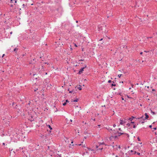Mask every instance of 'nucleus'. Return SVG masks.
<instances>
[{"instance_id":"obj_12","label":"nucleus","mask_w":157,"mask_h":157,"mask_svg":"<svg viewBox=\"0 0 157 157\" xmlns=\"http://www.w3.org/2000/svg\"><path fill=\"white\" fill-rule=\"evenodd\" d=\"M77 88L79 90H81L82 89L80 85H79L77 87Z\"/></svg>"},{"instance_id":"obj_55","label":"nucleus","mask_w":157,"mask_h":157,"mask_svg":"<svg viewBox=\"0 0 157 157\" xmlns=\"http://www.w3.org/2000/svg\"><path fill=\"white\" fill-rule=\"evenodd\" d=\"M78 145H79V146H80V145H81V144H78Z\"/></svg>"},{"instance_id":"obj_52","label":"nucleus","mask_w":157,"mask_h":157,"mask_svg":"<svg viewBox=\"0 0 157 157\" xmlns=\"http://www.w3.org/2000/svg\"><path fill=\"white\" fill-rule=\"evenodd\" d=\"M24 6H25L24 4H23V7H24Z\"/></svg>"},{"instance_id":"obj_25","label":"nucleus","mask_w":157,"mask_h":157,"mask_svg":"<svg viewBox=\"0 0 157 157\" xmlns=\"http://www.w3.org/2000/svg\"><path fill=\"white\" fill-rule=\"evenodd\" d=\"M67 102H69V101H68L67 100H66V102L67 103Z\"/></svg>"},{"instance_id":"obj_60","label":"nucleus","mask_w":157,"mask_h":157,"mask_svg":"<svg viewBox=\"0 0 157 157\" xmlns=\"http://www.w3.org/2000/svg\"><path fill=\"white\" fill-rule=\"evenodd\" d=\"M112 155H113L114 156V154H112Z\"/></svg>"},{"instance_id":"obj_33","label":"nucleus","mask_w":157,"mask_h":157,"mask_svg":"<svg viewBox=\"0 0 157 157\" xmlns=\"http://www.w3.org/2000/svg\"><path fill=\"white\" fill-rule=\"evenodd\" d=\"M134 122H131V124H134Z\"/></svg>"},{"instance_id":"obj_38","label":"nucleus","mask_w":157,"mask_h":157,"mask_svg":"<svg viewBox=\"0 0 157 157\" xmlns=\"http://www.w3.org/2000/svg\"><path fill=\"white\" fill-rule=\"evenodd\" d=\"M4 55H5V54H3L2 55V57H4Z\"/></svg>"},{"instance_id":"obj_51","label":"nucleus","mask_w":157,"mask_h":157,"mask_svg":"<svg viewBox=\"0 0 157 157\" xmlns=\"http://www.w3.org/2000/svg\"><path fill=\"white\" fill-rule=\"evenodd\" d=\"M115 157H118V156L117 155H116Z\"/></svg>"},{"instance_id":"obj_41","label":"nucleus","mask_w":157,"mask_h":157,"mask_svg":"<svg viewBox=\"0 0 157 157\" xmlns=\"http://www.w3.org/2000/svg\"><path fill=\"white\" fill-rule=\"evenodd\" d=\"M113 137V136H111V137L110 138L111 139V138H112Z\"/></svg>"},{"instance_id":"obj_39","label":"nucleus","mask_w":157,"mask_h":157,"mask_svg":"<svg viewBox=\"0 0 157 157\" xmlns=\"http://www.w3.org/2000/svg\"><path fill=\"white\" fill-rule=\"evenodd\" d=\"M73 92V91H71L69 92L70 93H72Z\"/></svg>"},{"instance_id":"obj_48","label":"nucleus","mask_w":157,"mask_h":157,"mask_svg":"<svg viewBox=\"0 0 157 157\" xmlns=\"http://www.w3.org/2000/svg\"><path fill=\"white\" fill-rule=\"evenodd\" d=\"M12 32H11L10 33V34H12Z\"/></svg>"},{"instance_id":"obj_37","label":"nucleus","mask_w":157,"mask_h":157,"mask_svg":"<svg viewBox=\"0 0 157 157\" xmlns=\"http://www.w3.org/2000/svg\"><path fill=\"white\" fill-rule=\"evenodd\" d=\"M143 52H141L140 53V54L141 55H142V53H143Z\"/></svg>"},{"instance_id":"obj_5","label":"nucleus","mask_w":157,"mask_h":157,"mask_svg":"<svg viewBox=\"0 0 157 157\" xmlns=\"http://www.w3.org/2000/svg\"><path fill=\"white\" fill-rule=\"evenodd\" d=\"M31 75H33V78L36 79H37V77H38V76H37V75L36 74H31Z\"/></svg>"},{"instance_id":"obj_36","label":"nucleus","mask_w":157,"mask_h":157,"mask_svg":"<svg viewBox=\"0 0 157 157\" xmlns=\"http://www.w3.org/2000/svg\"><path fill=\"white\" fill-rule=\"evenodd\" d=\"M154 129V130H156V128H153Z\"/></svg>"},{"instance_id":"obj_32","label":"nucleus","mask_w":157,"mask_h":157,"mask_svg":"<svg viewBox=\"0 0 157 157\" xmlns=\"http://www.w3.org/2000/svg\"><path fill=\"white\" fill-rule=\"evenodd\" d=\"M82 147H86L84 145H82Z\"/></svg>"},{"instance_id":"obj_56","label":"nucleus","mask_w":157,"mask_h":157,"mask_svg":"<svg viewBox=\"0 0 157 157\" xmlns=\"http://www.w3.org/2000/svg\"><path fill=\"white\" fill-rule=\"evenodd\" d=\"M147 88H149V86H147Z\"/></svg>"},{"instance_id":"obj_31","label":"nucleus","mask_w":157,"mask_h":157,"mask_svg":"<svg viewBox=\"0 0 157 157\" xmlns=\"http://www.w3.org/2000/svg\"><path fill=\"white\" fill-rule=\"evenodd\" d=\"M151 113H153V114H155V113L154 112H151Z\"/></svg>"},{"instance_id":"obj_4","label":"nucleus","mask_w":157,"mask_h":157,"mask_svg":"<svg viewBox=\"0 0 157 157\" xmlns=\"http://www.w3.org/2000/svg\"><path fill=\"white\" fill-rule=\"evenodd\" d=\"M133 152V151L132 150H131V151H128V154H130V155L135 154L136 153V151H135L134 152H133V153H132Z\"/></svg>"},{"instance_id":"obj_63","label":"nucleus","mask_w":157,"mask_h":157,"mask_svg":"<svg viewBox=\"0 0 157 157\" xmlns=\"http://www.w3.org/2000/svg\"><path fill=\"white\" fill-rule=\"evenodd\" d=\"M71 49H72V48H71Z\"/></svg>"},{"instance_id":"obj_62","label":"nucleus","mask_w":157,"mask_h":157,"mask_svg":"<svg viewBox=\"0 0 157 157\" xmlns=\"http://www.w3.org/2000/svg\"><path fill=\"white\" fill-rule=\"evenodd\" d=\"M73 143V142L72 141V142H71V143L72 144V143Z\"/></svg>"},{"instance_id":"obj_53","label":"nucleus","mask_w":157,"mask_h":157,"mask_svg":"<svg viewBox=\"0 0 157 157\" xmlns=\"http://www.w3.org/2000/svg\"><path fill=\"white\" fill-rule=\"evenodd\" d=\"M78 21H76V23H78Z\"/></svg>"},{"instance_id":"obj_6","label":"nucleus","mask_w":157,"mask_h":157,"mask_svg":"<svg viewBox=\"0 0 157 157\" xmlns=\"http://www.w3.org/2000/svg\"><path fill=\"white\" fill-rule=\"evenodd\" d=\"M127 47V46L125 44H123L121 45L120 47V48L122 49L123 48H126Z\"/></svg>"},{"instance_id":"obj_23","label":"nucleus","mask_w":157,"mask_h":157,"mask_svg":"<svg viewBox=\"0 0 157 157\" xmlns=\"http://www.w3.org/2000/svg\"><path fill=\"white\" fill-rule=\"evenodd\" d=\"M152 38V37H147V39H148V38Z\"/></svg>"},{"instance_id":"obj_9","label":"nucleus","mask_w":157,"mask_h":157,"mask_svg":"<svg viewBox=\"0 0 157 157\" xmlns=\"http://www.w3.org/2000/svg\"><path fill=\"white\" fill-rule=\"evenodd\" d=\"M106 129L109 131L111 132V131H112V129H111L110 127L108 126V127L106 128Z\"/></svg>"},{"instance_id":"obj_42","label":"nucleus","mask_w":157,"mask_h":157,"mask_svg":"<svg viewBox=\"0 0 157 157\" xmlns=\"http://www.w3.org/2000/svg\"><path fill=\"white\" fill-rule=\"evenodd\" d=\"M118 148H119V149H120L121 147H120V146H118Z\"/></svg>"},{"instance_id":"obj_24","label":"nucleus","mask_w":157,"mask_h":157,"mask_svg":"<svg viewBox=\"0 0 157 157\" xmlns=\"http://www.w3.org/2000/svg\"><path fill=\"white\" fill-rule=\"evenodd\" d=\"M108 82L109 83H110L111 82V81L110 80H109L108 81Z\"/></svg>"},{"instance_id":"obj_29","label":"nucleus","mask_w":157,"mask_h":157,"mask_svg":"<svg viewBox=\"0 0 157 157\" xmlns=\"http://www.w3.org/2000/svg\"><path fill=\"white\" fill-rule=\"evenodd\" d=\"M13 0H10V2L11 3H13Z\"/></svg>"},{"instance_id":"obj_27","label":"nucleus","mask_w":157,"mask_h":157,"mask_svg":"<svg viewBox=\"0 0 157 157\" xmlns=\"http://www.w3.org/2000/svg\"><path fill=\"white\" fill-rule=\"evenodd\" d=\"M13 1H15V3H16L17 2V0H13Z\"/></svg>"},{"instance_id":"obj_43","label":"nucleus","mask_w":157,"mask_h":157,"mask_svg":"<svg viewBox=\"0 0 157 157\" xmlns=\"http://www.w3.org/2000/svg\"><path fill=\"white\" fill-rule=\"evenodd\" d=\"M103 39L102 38H101V39L100 40H99L100 41H101V40H102Z\"/></svg>"},{"instance_id":"obj_26","label":"nucleus","mask_w":157,"mask_h":157,"mask_svg":"<svg viewBox=\"0 0 157 157\" xmlns=\"http://www.w3.org/2000/svg\"><path fill=\"white\" fill-rule=\"evenodd\" d=\"M136 126H135V125H133V128H136Z\"/></svg>"},{"instance_id":"obj_46","label":"nucleus","mask_w":157,"mask_h":157,"mask_svg":"<svg viewBox=\"0 0 157 157\" xmlns=\"http://www.w3.org/2000/svg\"><path fill=\"white\" fill-rule=\"evenodd\" d=\"M2 144H3V145H5V143H3Z\"/></svg>"},{"instance_id":"obj_20","label":"nucleus","mask_w":157,"mask_h":157,"mask_svg":"<svg viewBox=\"0 0 157 157\" xmlns=\"http://www.w3.org/2000/svg\"><path fill=\"white\" fill-rule=\"evenodd\" d=\"M119 130L121 132H123V131L122 130H121V128H119Z\"/></svg>"},{"instance_id":"obj_47","label":"nucleus","mask_w":157,"mask_h":157,"mask_svg":"<svg viewBox=\"0 0 157 157\" xmlns=\"http://www.w3.org/2000/svg\"><path fill=\"white\" fill-rule=\"evenodd\" d=\"M149 127L150 128H151V125H150L149 126Z\"/></svg>"},{"instance_id":"obj_54","label":"nucleus","mask_w":157,"mask_h":157,"mask_svg":"<svg viewBox=\"0 0 157 157\" xmlns=\"http://www.w3.org/2000/svg\"><path fill=\"white\" fill-rule=\"evenodd\" d=\"M70 121H71V122H72V120H70Z\"/></svg>"},{"instance_id":"obj_15","label":"nucleus","mask_w":157,"mask_h":157,"mask_svg":"<svg viewBox=\"0 0 157 157\" xmlns=\"http://www.w3.org/2000/svg\"><path fill=\"white\" fill-rule=\"evenodd\" d=\"M142 143H138V144H139L140 145V146H141V147L142 146Z\"/></svg>"},{"instance_id":"obj_49","label":"nucleus","mask_w":157,"mask_h":157,"mask_svg":"<svg viewBox=\"0 0 157 157\" xmlns=\"http://www.w3.org/2000/svg\"><path fill=\"white\" fill-rule=\"evenodd\" d=\"M104 143H101V144H104Z\"/></svg>"},{"instance_id":"obj_14","label":"nucleus","mask_w":157,"mask_h":157,"mask_svg":"<svg viewBox=\"0 0 157 157\" xmlns=\"http://www.w3.org/2000/svg\"><path fill=\"white\" fill-rule=\"evenodd\" d=\"M78 101V99H75V100H72V101H73V102H77Z\"/></svg>"},{"instance_id":"obj_44","label":"nucleus","mask_w":157,"mask_h":157,"mask_svg":"<svg viewBox=\"0 0 157 157\" xmlns=\"http://www.w3.org/2000/svg\"><path fill=\"white\" fill-rule=\"evenodd\" d=\"M148 52V51L147 52V51H144V52Z\"/></svg>"},{"instance_id":"obj_10","label":"nucleus","mask_w":157,"mask_h":157,"mask_svg":"<svg viewBox=\"0 0 157 157\" xmlns=\"http://www.w3.org/2000/svg\"><path fill=\"white\" fill-rule=\"evenodd\" d=\"M85 150L87 152V151H93V150H91L90 148H86V149H85Z\"/></svg>"},{"instance_id":"obj_2","label":"nucleus","mask_w":157,"mask_h":157,"mask_svg":"<svg viewBox=\"0 0 157 157\" xmlns=\"http://www.w3.org/2000/svg\"><path fill=\"white\" fill-rule=\"evenodd\" d=\"M101 144H100L99 146H98L97 145L96 146V148H97L96 151H100L101 152L102 150L103 149V147H101Z\"/></svg>"},{"instance_id":"obj_18","label":"nucleus","mask_w":157,"mask_h":157,"mask_svg":"<svg viewBox=\"0 0 157 157\" xmlns=\"http://www.w3.org/2000/svg\"><path fill=\"white\" fill-rule=\"evenodd\" d=\"M122 75V74H120V75H118V76L119 77V78H120L121 77V76Z\"/></svg>"},{"instance_id":"obj_58","label":"nucleus","mask_w":157,"mask_h":157,"mask_svg":"<svg viewBox=\"0 0 157 157\" xmlns=\"http://www.w3.org/2000/svg\"><path fill=\"white\" fill-rule=\"evenodd\" d=\"M11 6L12 7L13 6V5H11Z\"/></svg>"},{"instance_id":"obj_17","label":"nucleus","mask_w":157,"mask_h":157,"mask_svg":"<svg viewBox=\"0 0 157 157\" xmlns=\"http://www.w3.org/2000/svg\"><path fill=\"white\" fill-rule=\"evenodd\" d=\"M83 61V60H82V59H81V60H79V61L80 62L79 63H81L82 64V62H81L82 61Z\"/></svg>"},{"instance_id":"obj_7","label":"nucleus","mask_w":157,"mask_h":157,"mask_svg":"<svg viewBox=\"0 0 157 157\" xmlns=\"http://www.w3.org/2000/svg\"><path fill=\"white\" fill-rule=\"evenodd\" d=\"M141 147V146H140V145L139 144H137L135 147V149H136V148L137 149H139V147Z\"/></svg>"},{"instance_id":"obj_57","label":"nucleus","mask_w":157,"mask_h":157,"mask_svg":"<svg viewBox=\"0 0 157 157\" xmlns=\"http://www.w3.org/2000/svg\"><path fill=\"white\" fill-rule=\"evenodd\" d=\"M14 49H17L16 48H14Z\"/></svg>"},{"instance_id":"obj_21","label":"nucleus","mask_w":157,"mask_h":157,"mask_svg":"<svg viewBox=\"0 0 157 157\" xmlns=\"http://www.w3.org/2000/svg\"><path fill=\"white\" fill-rule=\"evenodd\" d=\"M74 46H75V47H77V45H76V44H74Z\"/></svg>"},{"instance_id":"obj_3","label":"nucleus","mask_w":157,"mask_h":157,"mask_svg":"<svg viewBox=\"0 0 157 157\" xmlns=\"http://www.w3.org/2000/svg\"><path fill=\"white\" fill-rule=\"evenodd\" d=\"M86 67V66H85L81 69L79 71V72L78 73V74L80 75L81 73H82L83 71H84V69Z\"/></svg>"},{"instance_id":"obj_8","label":"nucleus","mask_w":157,"mask_h":157,"mask_svg":"<svg viewBox=\"0 0 157 157\" xmlns=\"http://www.w3.org/2000/svg\"><path fill=\"white\" fill-rule=\"evenodd\" d=\"M145 119H147L149 117V116H148V115L147 114V113H145Z\"/></svg>"},{"instance_id":"obj_30","label":"nucleus","mask_w":157,"mask_h":157,"mask_svg":"<svg viewBox=\"0 0 157 157\" xmlns=\"http://www.w3.org/2000/svg\"><path fill=\"white\" fill-rule=\"evenodd\" d=\"M37 89H37V88L36 89H34V91H36V90H37Z\"/></svg>"},{"instance_id":"obj_45","label":"nucleus","mask_w":157,"mask_h":157,"mask_svg":"<svg viewBox=\"0 0 157 157\" xmlns=\"http://www.w3.org/2000/svg\"><path fill=\"white\" fill-rule=\"evenodd\" d=\"M152 91H155V89H152Z\"/></svg>"},{"instance_id":"obj_28","label":"nucleus","mask_w":157,"mask_h":157,"mask_svg":"<svg viewBox=\"0 0 157 157\" xmlns=\"http://www.w3.org/2000/svg\"><path fill=\"white\" fill-rule=\"evenodd\" d=\"M116 126V125L115 124H114L113 125V127H115V126Z\"/></svg>"},{"instance_id":"obj_1","label":"nucleus","mask_w":157,"mask_h":157,"mask_svg":"<svg viewBox=\"0 0 157 157\" xmlns=\"http://www.w3.org/2000/svg\"><path fill=\"white\" fill-rule=\"evenodd\" d=\"M126 122V121L125 119H120V120L117 121V123L119 124V125H123Z\"/></svg>"},{"instance_id":"obj_34","label":"nucleus","mask_w":157,"mask_h":157,"mask_svg":"<svg viewBox=\"0 0 157 157\" xmlns=\"http://www.w3.org/2000/svg\"><path fill=\"white\" fill-rule=\"evenodd\" d=\"M137 154L138 155H140V153H139V152H137Z\"/></svg>"},{"instance_id":"obj_16","label":"nucleus","mask_w":157,"mask_h":157,"mask_svg":"<svg viewBox=\"0 0 157 157\" xmlns=\"http://www.w3.org/2000/svg\"><path fill=\"white\" fill-rule=\"evenodd\" d=\"M48 127L50 128V129L52 130V128L51 127L50 125H48Z\"/></svg>"},{"instance_id":"obj_40","label":"nucleus","mask_w":157,"mask_h":157,"mask_svg":"<svg viewBox=\"0 0 157 157\" xmlns=\"http://www.w3.org/2000/svg\"><path fill=\"white\" fill-rule=\"evenodd\" d=\"M14 104H15V103H13V104H12V105H13H13H14Z\"/></svg>"},{"instance_id":"obj_13","label":"nucleus","mask_w":157,"mask_h":157,"mask_svg":"<svg viewBox=\"0 0 157 157\" xmlns=\"http://www.w3.org/2000/svg\"><path fill=\"white\" fill-rule=\"evenodd\" d=\"M135 117H132L131 118H130L129 119V120L131 121H132V120L133 119V118H134Z\"/></svg>"},{"instance_id":"obj_64","label":"nucleus","mask_w":157,"mask_h":157,"mask_svg":"<svg viewBox=\"0 0 157 157\" xmlns=\"http://www.w3.org/2000/svg\"><path fill=\"white\" fill-rule=\"evenodd\" d=\"M122 99L123 100H124V99H123V98H122Z\"/></svg>"},{"instance_id":"obj_35","label":"nucleus","mask_w":157,"mask_h":157,"mask_svg":"<svg viewBox=\"0 0 157 157\" xmlns=\"http://www.w3.org/2000/svg\"><path fill=\"white\" fill-rule=\"evenodd\" d=\"M127 125L128 126H130V124H127Z\"/></svg>"},{"instance_id":"obj_11","label":"nucleus","mask_w":157,"mask_h":157,"mask_svg":"<svg viewBox=\"0 0 157 157\" xmlns=\"http://www.w3.org/2000/svg\"><path fill=\"white\" fill-rule=\"evenodd\" d=\"M124 134V132H120L118 133V136H120L122 134Z\"/></svg>"},{"instance_id":"obj_59","label":"nucleus","mask_w":157,"mask_h":157,"mask_svg":"<svg viewBox=\"0 0 157 157\" xmlns=\"http://www.w3.org/2000/svg\"><path fill=\"white\" fill-rule=\"evenodd\" d=\"M16 50H15V49H14V51H16Z\"/></svg>"},{"instance_id":"obj_61","label":"nucleus","mask_w":157,"mask_h":157,"mask_svg":"<svg viewBox=\"0 0 157 157\" xmlns=\"http://www.w3.org/2000/svg\"><path fill=\"white\" fill-rule=\"evenodd\" d=\"M110 157H113V156H110Z\"/></svg>"},{"instance_id":"obj_22","label":"nucleus","mask_w":157,"mask_h":157,"mask_svg":"<svg viewBox=\"0 0 157 157\" xmlns=\"http://www.w3.org/2000/svg\"><path fill=\"white\" fill-rule=\"evenodd\" d=\"M137 139H138V140L139 141H140V138H139V137H138L137 138Z\"/></svg>"},{"instance_id":"obj_19","label":"nucleus","mask_w":157,"mask_h":157,"mask_svg":"<svg viewBox=\"0 0 157 157\" xmlns=\"http://www.w3.org/2000/svg\"><path fill=\"white\" fill-rule=\"evenodd\" d=\"M66 102H65L63 104V106H65V105H66Z\"/></svg>"},{"instance_id":"obj_50","label":"nucleus","mask_w":157,"mask_h":157,"mask_svg":"<svg viewBox=\"0 0 157 157\" xmlns=\"http://www.w3.org/2000/svg\"><path fill=\"white\" fill-rule=\"evenodd\" d=\"M112 86H115V85H113V84H112Z\"/></svg>"}]
</instances>
